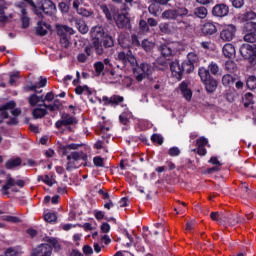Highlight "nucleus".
<instances>
[{
  "label": "nucleus",
  "mask_w": 256,
  "mask_h": 256,
  "mask_svg": "<svg viewBox=\"0 0 256 256\" xmlns=\"http://www.w3.org/2000/svg\"><path fill=\"white\" fill-rule=\"evenodd\" d=\"M162 19L165 21H176L179 29H189L191 22L185 17H189V9L185 6L175 5V8L165 10L162 15Z\"/></svg>",
  "instance_id": "f257e3e1"
},
{
  "label": "nucleus",
  "mask_w": 256,
  "mask_h": 256,
  "mask_svg": "<svg viewBox=\"0 0 256 256\" xmlns=\"http://www.w3.org/2000/svg\"><path fill=\"white\" fill-rule=\"evenodd\" d=\"M198 75L202 83H204L207 93H215L217 90V80L211 77V73L207 70V68H200Z\"/></svg>",
  "instance_id": "f03ea898"
},
{
  "label": "nucleus",
  "mask_w": 256,
  "mask_h": 256,
  "mask_svg": "<svg viewBox=\"0 0 256 256\" xmlns=\"http://www.w3.org/2000/svg\"><path fill=\"white\" fill-rule=\"evenodd\" d=\"M87 159L88 157L83 151L71 152V154L67 156V171H71V169H77L79 167V161H87Z\"/></svg>",
  "instance_id": "7ed1b4c3"
},
{
  "label": "nucleus",
  "mask_w": 256,
  "mask_h": 256,
  "mask_svg": "<svg viewBox=\"0 0 256 256\" xmlns=\"http://www.w3.org/2000/svg\"><path fill=\"white\" fill-rule=\"evenodd\" d=\"M116 59L117 61L122 63L124 67L130 65L131 67L135 68V66L137 65V58H135L133 52L130 49L120 51Z\"/></svg>",
  "instance_id": "20e7f679"
},
{
  "label": "nucleus",
  "mask_w": 256,
  "mask_h": 256,
  "mask_svg": "<svg viewBox=\"0 0 256 256\" xmlns=\"http://www.w3.org/2000/svg\"><path fill=\"white\" fill-rule=\"evenodd\" d=\"M243 39L246 43H256V22H250L245 26Z\"/></svg>",
  "instance_id": "39448f33"
},
{
  "label": "nucleus",
  "mask_w": 256,
  "mask_h": 256,
  "mask_svg": "<svg viewBox=\"0 0 256 256\" xmlns=\"http://www.w3.org/2000/svg\"><path fill=\"white\" fill-rule=\"evenodd\" d=\"M53 255V247L47 243L39 244L32 249L30 256H51Z\"/></svg>",
  "instance_id": "423d86ee"
},
{
  "label": "nucleus",
  "mask_w": 256,
  "mask_h": 256,
  "mask_svg": "<svg viewBox=\"0 0 256 256\" xmlns=\"http://www.w3.org/2000/svg\"><path fill=\"white\" fill-rule=\"evenodd\" d=\"M212 16L216 17L217 19H223V17H227L229 15V6L225 3L216 4L212 8Z\"/></svg>",
  "instance_id": "0eeeda50"
},
{
  "label": "nucleus",
  "mask_w": 256,
  "mask_h": 256,
  "mask_svg": "<svg viewBox=\"0 0 256 256\" xmlns=\"http://www.w3.org/2000/svg\"><path fill=\"white\" fill-rule=\"evenodd\" d=\"M236 33L237 27L233 24H229L220 32V39H222V41H233Z\"/></svg>",
  "instance_id": "6e6552de"
},
{
  "label": "nucleus",
  "mask_w": 256,
  "mask_h": 256,
  "mask_svg": "<svg viewBox=\"0 0 256 256\" xmlns=\"http://www.w3.org/2000/svg\"><path fill=\"white\" fill-rule=\"evenodd\" d=\"M40 13H44V15H48L51 17V15H55V12L57 11V7L55 6V3L51 0H44L41 8H38Z\"/></svg>",
  "instance_id": "1a4fd4ad"
},
{
  "label": "nucleus",
  "mask_w": 256,
  "mask_h": 256,
  "mask_svg": "<svg viewBox=\"0 0 256 256\" xmlns=\"http://www.w3.org/2000/svg\"><path fill=\"white\" fill-rule=\"evenodd\" d=\"M78 123H79V120H77V117H75V115L65 114V131L66 132L73 133V131L77 129Z\"/></svg>",
  "instance_id": "9d476101"
},
{
  "label": "nucleus",
  "mask_w": 256,
  "mask_h": 256,
  "mask_svg": "<svg viewBox=\"0 0 256 256\" xmlns=\"http://www.w3.org/2000/svg\"><path fill=\"white\" fill-rule=\"evenodd\" d=\"M102 101L105 106L110 105L111 107H117V105H119L120 103H123L125 99L123 98V96L113 95L110 98L107 96H103Z\"/></svg>",
  "instance_id": "9b49d317"
},
{
  "label": "nucleus",
  "mask_w": 256,
  "mask_h": 256,
  "mask_svg": "<svg viewBox=\"0 0 256 256\" xmlns=\"http://www.w3.org/2000/svg\"><path fill=\"white\" fill-rule=\"evenodd\" d=\"M170 70L173 77L178 79V81H181V79H183V68H181L179 60H175L170 63Z\"/></svg>",
  "instance_id": "f8f14e48"
},
{
  "label": "nucleus",
  "mask_w": 256,
  "mask_h": 256,
  "mask_svg": "<svg viewBox=\"0 0 256 256\" xmlns=\"http://www.w3.org/2000/svg\"><path fill=\"white\" fill-rule=\"evenodd\" d=\"M116 25L118 29H131V20L128 18L127 14H118Z\"/></svg>",
  "instance_id": "ddd939ff"
},
{
  "label": "nucleus",
  "mask_w": 256,
  "mask_h": 256,
  "mask_svg": "<svg viewBox=\"0 0 256 256\" xmlns=\"http://www.w3.org/2000/svg\"><path fill=\"white\" fill-rule=\"evenodd\" d=\"M69 22L71 25H74L78 29L82 35H85L86 33H89V26L82 20L77 18H71L69 19Z\"/></svg>",
  "instance_id": "4468645a"
},
{
  "label": "nucleus",
  "mask_w": 256,
  "mask_h": 256,
  "mask_svg": "<svg viewBox=\"0 0 256 256\" xmlns=\"http://www.w3.org/2000/svg\"><path fill=\"white\" fill-rule=\"evenodd\" d=\"M89 57H93V47L91 45L84 47V53L82 52L77 55V61L78 63H87Z\"/></svg>",
  "instance_id": "2eb2a0df"
},
{
  "label": "nucleus",
  "mask_w": 256,
  "mask_h": 256,
  "mask_svg": "<svg viewBox=\"0 0 256 256\" xmlns=\"http://www.w3.org/2000/svg\"><path fill=\"white\" fill-rule=\"evenodd\" d=\"M201 32L206 37H209L211 35H215V33H217V26H215V23H213V22H206L202 26Z\"/></svg>",
  "instance_id": "dca6fc26"
},
{
  "label": "nucleus",
  "mask_w": 256,
  "mask_h": 256,
  "mask_svg": "<svg viewBox=\"0 0 256 256\" xmlns=\"http://www.w3.org/2000/svg\"><path fill=\"white\" fill-rule=\"evenodd\" d=\"M158 51L164 57H171V55H173V44L172 43H161L158 46Z\"/></svg>",
  "instance_id": "f3484780"
},
{
  "label": "nucleus",
  "mask_w": 256,
  "mask_h": 256,
  "mask_svg": "<svg viewBox=\"0 0 256 256\" xmlns=\"http://www.w3.org/2000/svg\"><path fill=\"white\" fill-rule=\"evenodd\" d=\"M222 53L224 57H226L227 59L235 58V55H236L235 46H233V44L231 43L225 44L222 48Z\"/></svg>",
  "instance_id": "a211bd4d"
},
{
  "label": "nucleus",
  "mask_w": 256,
  "mask_h": 256,
  "mask_svg": "<svg viewBox=\"0 0 256 256\" xmlns=\"http://www.w3.org/2000/svg\"><path fill=\"white\" fill-rule=\"evenodd\" d=\"M15 101H10V102H7L6 104L4 105H0V116L3 117V119H9V109H15Z\"/></svg>",
  "instance_id": "6ab92c4d"
},
{
  "label": "nucleus",
  "mask_w": 256,
  "mask_h": 256,
  "mask_svg": "<svg viewBox=\"0 0 256 256\" xmlns=\"http://www.w3.org/2000/svg\"><path fill=\"white\" fill-rule=\"evenodd\" d=\"M47 85V78H43V76H40V80L38 83L34 85H28L26 86V91H35V93H42L43 90L38 91L40 87H45Z\"/></svg>",
  "instance_id": "aec40b11"
},
{
  "label": "nucleus",
  "mask_w": 256,
  "mask_h": 256,
  "mask_svg": "<svg viewBox=\"0 0 256 256\" xmlns=\"http://www.w3.org/2000/svg\"><path fill=\"white\" fill-rule=\"evenodd\" d=\"M135 67H137L136 71L138 73H143L144 75H151V73H153V66H151V64L149 63H141L139 65V63L137 62V65Z\"/></svg>",
  "instance_id": "412c9836"
},
{
  "label": "nucleus",
  "mask_w": 256,
  "mask_h": 256,
  "mask_svg": "<svg viewBox=\"0 0 256 256\" xmlns=\"http://www.w3.org/2000/svg\"><path fill=\"white\" fill-rule=\"evenodd\" d=\"M240 54L242 55V57L244 59H249V57H251V55H255V52H253V46H251L249 44H243L240 47Z\"/></svg>",
  "instance_id": "4be33fe9"
},
{
  "label": "nucleus",
  "mask_w": 256,
  "mask_h": 256,
  "mask_svg": "<svg viewBox=\"0 0 256 256\" xmlns=\"http://www.w3.org/2000/svg\"><path fill=\"white\" fill-rule=\"evenodd\" d=\"M179 87L184 99H186V101H191V97H193V92L187 86V82H182Z\"/></svg>",
  "instance_id": "5701e85b"
},
{
  "label": "nucleus",
  "mask_w": 256,
  "mask_h": 256,
  "mask_svg": "<svg viewBox=\"0 0 256 256\" xmlns=\"http://www.w3.org/2000/svg\"><path fill=\"white\" fill-rule=\"evenodd\" d=\"M239 19L243 22L253 21L256 19V13L251 9H247L244 13L240 14Z\"/></svg>",
  "instance_id": "b1692460"
},
{
  "label": "nucleus",
  "mask_w": 256,
  "mask_h": 256,
  "mask_svg": "<svg viewBox=\"0 0 256 256\" xmlns=\"http://www.w3.org/2000/svg\"><path fill=\"white\" fill-rule=\"evenodd\" d=\"M51 27L49 24L43 21H39L36 27V35H40L41 37L47 34V29Z\"/></svg>",
  "instance_id": "393cba45"
},
{
  "label": "nucleus",
  "mask_w": 256,
  "mask_h": 256,
  "mask_svg": "<svg viewBox=\"0 0 256 256\" xmlns=\"http://www.w3.org/2000/svg\"><path fill=\"white\" fill-rule=\"evenodd\" d=\"M75 93L76 95H87L88 97H91V95H93V90L91 88H89V86L87 85H78L75 88Z\"/></svg>",
  "instance_id": "a878e982"
},
{
  "label": "nucleus",
  "mask_w": 256,
  "mask_h": 256,
  "mask_svg": "<svg viewBox=\"0 0 256 256\" xmlns=\"http://www.w3.org/2000/svg\"><path fill=\"white\" fill-rule=\"evenodd\" d=\"M91 35L95 40L99 41L105 36V30L101 26H95L91 29Z\"/></svg>",
  "instance_id": "bb28decb"
},
{
  "label": "nucleus",
  "mask_w": 256,
  "mask_h": 256,
  "mask_svg": "<svg viewBox=\"0 0 256 256\" xmlns=\"http://www.w3.org/2000/svg\"><path fill=\"white\" fill-rule=\"evenodd\" d=\"M148 11H149L150 15L157 17L159 15V13H161V6L157 2L152 0L151 4L148 7Z\"/></svg>",
  "instance_id": "cd10ccee"
},
{
  "label": "nucleus",
  "mask_w": 256,
  "mask_h": 256,
  "mask_svg": "<svg viewBox=\"0 0 256 256\" xmlns=\"http://www.w3.org/2000/svg\"><path fill=\"white\" fill-rule=\"evenodd\" d=\"M43 241H46V243H50V245H52L55 251H61V244L59 243V240L57 238L45 236L43 238Z\"/></svg>",
  "instance_id": "c85d7f7f"
},
{
  "label": "nucleus",
  "mask_w": 256,
  "mask_h": 256,
  "mask_svg": "<svg viewBox=\"0 0 256 256\" xmlns=\"http://www.w3.org/2000/svg\"><path fill=\"white\" fill-rule=\"evenodd\" d=\"M100 43H102L104 49H110L114 47L115 39H113V36L105 35Z\"/></svg>",
  "instance_id": "c756f323"
},
{
  "label": "nucleus",
  "mask_w": 256,
  "mask_h": 256,
  "mask_svg": "<svg viewBox=\"0 0 256 256\" xmlns=\"http://www.w3.org/2000/svg\"><path fill=\"white\" fill-rule=\"evenodd\" d=\"M91 47L92 50L94 49L96 55H103L105 53L104 46L100 40H94Z\"/></svg>",
  "instance_id": "7c9ffc66"
},
{
  "label": "nucleus",
  "mask_w": 256,
  "mask_h": 256,
  "mask_svg": "<svg viewBox=\"0 0 256 256\" xmlns=\"http://www.w3.org/2000/svg\"><path fill=\"white\" fill-rule=\"evenodd\" d=\"M239 223H245V218H241V216H238L237 214H230L228 218V225L233 227Z\"/></svg>",
  "instance_id": "2f4dec72"
},
{
  "label": "nucleus",
  "mask_w": 256,
  "mask_h": 256,
  "mask_svg": "<svg viewBox=\"0 0 256 256\" xmlns=\"http://www.w3.org/2000/svg\"><path fill=\"white\" fill-rule=\"evenodd\" d=\"M208 13V10L204 6H199L194 9V15L198 17V19H205Z\"/></svg>",
  "instance_id": "473e14b6"
},
{
  "label": "nucleus",
  "mask_w": 256,
  "mask_h": 256,
  "mask_svg": "<svg viewBox=\"0 0 256 256\" xmlns=\"http://www.w3.org/2000/svg\"><path fill=\"white\" fill-rule=\"evenodd\" d=\"M181 68L183 73H193L195 70V65L189 62V60H184L181 63Z\"/></svg>",
  "instance_id": "72a5a7b5"
},
{
  "label": "nucleus",
  "mask_w": 256,
  "mask_h": 256,
  "mask_svg": "<svg viewBox=\"0 0 256 256\" xmlns=\"http://www.w3.org/2000/svg\"><path fill=\"white\" fill-rule=\"evenodd\" d=\"M21 22H22V28L27 29L30 25V19L27 16V9L22 8L21 9Z\"/></svg>",
  "instance_id": "f704fd0d"
},
{
  "label": "nucleus",
  "mask_w": 256,
  "mask_h": 256,
  "mask_svg": "<svg viewBox=\"0 0 256 256\" xmlns=\"http://www.w3.org/2000/svg\"><path fill=\"white\" fill-rule=\"evenodd\" d=\"M21 162V158L10 159L5 163V167L6 169H14V167H19Z\"/></svg>",
  "instance_id": "c9c22d12"
},
{
  "label": "nucleus",
  "mask_w": 256,
  "mask_h": 256,
  "mask_svg": "<svg viewBox=\"0 0 256 256\" xmlns=\"http://www.w3.org/2000/svg\"><path fill=\"white\" fill-rule=\"evenodd\" d=\"M140 47L146 51V53H149L153 51V48L155 47V44L147 39L143 40L140 44Z\"/></svg>",
  "instance_id": "e433bc0d"
},
{
  "label": "nucleus",
  "mask_w": 256,
  "mask_h": 256,
  "mask_svg": "<svg viewBox=\"0 0 256 256\" xmlns=\"http://www.w3.org/2000/svg\"><path fill=\"white\" fill-rule=\"evenodd\" d=\"M32 115H33L34 119H41V118L45 117V115H47V110L43 109V108H35L32 111Z\"/></svg>",
  "instance_id": "4c0bfd02"
},
{
  "label": "nucleus",
  "mask_w": 256,
  "mask_h": 256,
  "mask_svg": "<svg viewBox=\"0 0 256 256\" xmlns=\"http://www.w3.org/2000/svg\"><path fill=\"white\" fill-rule=\"evenodd\" d=\"M242 103L244 107H251L253 105V94L246 93L242 98Z\"/></svg>",
  "instance_id": "58836bf2"
},
{
  "label": "nucleus",
  "mask_w": 256,
  "mask_h": 256,
  "mask_svg": "<svg viewBox=\"0 0 256 256\" xmlns=\"http://www.w3.org/2000/svg\"><path fill=\"white\" fill-rule=\"evenodd\" d=\"M157 64H158V68L161 70V71H165V69H167L168 67L171 66V61L165 59V58H160L158 61H157Z\"/></svg>",
  "instance_id": "ea45409f"
},
{
  "label": "nucleus",
  "mask_w": 256,
  "mask_h": 256,
  "mask_svg": "<svg viewBox=\"0 0 256 256\" xmlns=\"http://www.w3.org/2000/svg\"><path fill=\"white\" fill-rule=\"evenodd\" d=\"M6 184L2 187L3 191H9L11 187H15V180L11 177V174H7Z\"/></svg>",
  "instance_id": "a19ab883"
},
{
  "label": "nucleus",
  "mask_w": 256,
  "mask_h": 256,
  "mask_svg": "<svg viewBox=\"0 0 256 256\" xmlns=\"http://www.w3.org/2000/svg\"><path fill=\"white\" fill-rule=\"evenodd\" d=\"M225 69L228 73H235L237 71V64L234 61L228 60L225 63Z\"/></svg>",
  "instance_id": "79ce46f5"
},
{
  "label": "nucleus",
  "mask_w": 256,
  "mask_h": 256,
  "mask_svg": "<svg viewBox=\"0 0 256 256\" xmlns=\"http://www.w3.org/2000/svg\"><path fill=\"white\" fill-rule=\"evenodd\" d=\"M232 83H235V77L231 76V74H226L222 77V84L224 87H229Z\"/></svg>",
  "instance_id": "37998d69"
},
{
  "label": "nucleus",
  "mask_w": 256,
  "mask_h": 256,
  "mask_svg": "<svg viewBox=\"0 0 256 256\" xmlns=\"http://www.w3.org/2000/svg\"><path fill=\"white\" fill-rule=\"evenodd\" d=\"M187 61L194 65H195V63H199V54L195 51L189 52L187 54Z\"/></svg>",
  "instance_id": "c03bdc74"
},
{
  "label": "nucleus",
  "mask_w": 256,
  "mask_h": 256,
  "mask_svg": "<svg viewBox=\"0 0 256 256\" xmlns=\"http://www.w3.org/2000/svg\"><path fill=\"white\" fill-rule=\"evenodd\" d=\"M57 35L60 37V43H65V27L63 25H56Z\"/></svg>",
  "instance_id": "a18cd8bd"
},
{
  "label": "nucleus",
  "mask_w": 256,
  "mask_h": 256,
  "mask_svg": "<svg viewBox=\"0 0 256 256\" xmlns=\"http://www.w3.org/2000/svg\"><path fill=\"white\" fill-rule=\"evenodd\" d=\"M43 107H45L46 109H49V111H57V109H61V102H59L58 99H56L54 101V104H50V105H47V104H42Z\"/></svg>",
  "instance_id": "49530a36"
},
{
  "label": "nucleus",
  "mask_w": 256,
  "mask_h": 256,
  "mask_svg": "<svg viewBox=\"0 0 256 256\" xmlns=\"http://www.w3.org/2000/svg\"><path fill=\"white\" fill-rule=\"evenodd\" d=\"M247 88L250 89V91H253L256 89V77L255 76H249L246 80Z\"/></svg>",
  "instance_id": "de8ad7c7"
},
{
  "label": "nucleus",
  "mask_w": 256,
  "mask_h": 256,
  "mask_svg": "<svg viewBox=\"0 0 256 256\" xmlns=\"http://www.w3.org/2000/svg\"><path fill=\"white\" fill-rule=\"evenodd\" d=\"M6 9V7L0 6V23H7V21H9V17H13L12 14H10L9 16L5 15Z\"/></svg>",
  "instance_id": "09e8293b"
},
{
  "label": "nucleus",
  "mask_w": 256,
  "mask_h": 256,
  "mask_svg": "<svg viewBox=\"0 0 256 256\" xmlns=\"http://www.w3.org/2000/svg\"><path fill=\"white\" fill-rule=\"evenodd\" d=\"M2 221H7L8 223H21V218L17 216L4 215L2 216Z\"/></svg>",
  "instance_id": "8fccbe9b"
},
{
  "label": "nucleus",
  "mask_w": 256,
  "mask_h": 256,
  "mask_svg": "<svg viewBox=\"0 0 256 256\" xmlns=\"http://www.w3.org/2000/svg\"><path fill=\"white\" fill-rule=\"evenodd\" d=\"M44 220L47 223H55V221H57V215L55 213L48 212L44 214Z\"/></svg>",
  "instance_id": "3c124183"
},
{
  "label": "nucleus",
  "mask_w": 256,
  "mask_h": 256,
  "mask_svg": "<svg viewBox=\"0 0 256 256\" xmlns=\"http://www.w3.org/2000/svg\"><path fill=\"white\" fill-rule=\"evenodd\" d=\"M79 147H83V144H75V143H66L65 145V153H69V151L73 150V151H77V149H79Z\"/></svg>",
  "instance_id": "603ef678"
},
{
  "label": "nucleus",
  "mask_w": 256,
  "mask_h": 256,
  "mask_svg": "<svg viewBox=\"0 0 256 256\" xmlns=\"http://www.w3.org/2000/svg\"><path fill=\"white\" fill-rule=\"evenodd\" d=\"M24 1H26V3H29V5H31L32 11L35 13V15H37V17H43V14L39 11V8L37 7V5H35V2H33V0H24Z\"/></svg>",
  "instance_id": "864d4df0"
},
{
  "label": "nucleus",
  "mask_w": 256,
  "mask_h": 256,
  "mask_svg": "<svg viewBox=\"0 0 256 256\" xmlns=\"http://www.w3.org/2000/svg\"><path fill=\"white\" fill-rule=\"evenodd\" d=\"M168 155L170 157H179L181 155V150L177 146L171 147L168 150Z\"/></svg>",
  "instance_id": "5fc2aeb1"
},
{
  "label": "nucleus",
  "mask_w": 256,
  "mask_h": 256,
  "mask_svg": "<svg viewBox=\"0 0 256 256\" xmlns=\"http://www.w3.org/2000/svg\"><path fill=\"white\" fill-rule=\"evenodd\" d=\"M55 99V94L53 92H48L45 96H41V103L45 105V101L51 103Z\"/></svg>",
  "instance_id": "6e6d98bb"
},
{
  "label": "nucleus",
  "mask_w": 256,
  "mask_h": 256,
  "mask_svg": "<svg viewBox=\"0 0 256 256\" xmlns=\"http://www.w3.org/2000/svg\"><path fill=\"white\" fill-rule=\"evenodd\" d=\"M231 214L229 213H220L219 214V222L220 224H225V225H228L229 224V217H230Z\"/></svg>",
  "instance_id": "4d7b16f0"
},
{
  "label": "nucleus",
  "mask_w": 256,
  "mask_h": 256,
  "mask_svg": "<svg viewBox=\"0 0 256 256\" xmlns=\"http://www.w3.org/2000/svg\"><path fill=\"white\" fill-rule=\"evenodd\" d=\"M129 117H130V115L128 112H123L119 116L120 123H122V125H129Z\"/></svg>",
  "instance_id": "13d9d810"
},
{
  "label": "nucleus",
  "mask_w": 256,
  "mask_h": 256,
  "mask_svg": "<svg viewBox=\"0 0 256 256\" xmlns=\"http://www.w3.org/2000/svg\"><path fill=\"white\" fill-rule=\"evenodd\" d=\"M93 163L95 167H105V159H103L101 156H95L93 158Z\"/></svg>",
  "instance_id": "bf43d9fd"
},
{
  "label": "nucleus",
  "mask_w": 256,
  "mask_h": 256,
  "mask_svg": "<svg viewBox=\"0 0 256 256\" xmlns=\"http://www.w3.org/2000/svg\"><path fill=\"white\" fill-rule=\"evenodd\" d=\"M207 70L210 71L212 75H217L219 73V65H217L215 62H211Z\"/></svg>",
  "instance_id": "052dcab7"
},
{
  "label": "nucleus",
  "mask_w": 256,
  "mask_h": 256,
  "mask_svg": "<svg viewBox=\"0 0 256 256\" xmlns=\"http://www.w3.org/2000/svg\"><path fill=\"white\" fill-rule=\"evenodd\" d=\"M38 181H43V183H45L49 187L53 186V181L51 180V177H49V175H44V176L39 175Z\"/></svg>",
  "instance_id": "680f3d73"
},
{
  "label": "nucleus",
  "mask_w": 256,
  "mask_h": 256,
  "mask_svg": "<svg viewBox=\"0 0 256 256\" xmlns=\"http://www.w3.org/2000/svg\"><path fill=\"white\" fill-rule=\"evenodd\" d=\"M41 102V96H37V94H32L29 97V103L34 107V105H37V103Z\"/></svg>",
  "instance_id": "e2e57ef3"
},
{
  "label": "nucleus",
  "mask_w": 256,
  "mask_h": 256,
  "mask_svg": "<svg viewBox=\"0 0 256 256\" xmlns=\"http://www.w3.org/2000/svg\"><path fill=\"white\" fill-rule=\"evenodd\" d=\"M94 69L97 75H101V73H103V70L105 69V64L103 62H96L94 64Z\"/></svg>",
  "instance_id": "0e129e2a"
},
{
  "label": "nucleus",
  "mask_w": 256,
  "mask_h": 256,
  "mask_svg": "<svg viewBox=\"0 0 256 256\" xmlns=\"http://www.w3.org/2000/svg\"><path fill=\"white\" fill-rule=\"evenodd\" d=\"M152 143H157V145H161L163 143V136L161 134H153L151 136Z\"/></svg>",
  "instance_id": "69168bd1"
},
{
  "label": "nucleus",
  "mask_w": 256,
  "mask_h": 256,
  "mask_svg": "<svg viewBox=\"0 0 256 256\" xmlns=\"http://www.w3.org/2000/svg\"><path fill=\"white\" fill-rule=\"evenodd\" d=\"M77 13H78V15H81L82 17H91L93 15V13H91V11H89L83 7H80V9H78Z\"/></svg>",
  "instance_id": "338daca9"
},
{
  "label": "nucleus",
  "mask_w": 256,
  "mask_h": 256,
  "mask_svg": "<svg viewBox=\"0 0 256 256\" xmlns=\"http://www.w3.org/2000/svg\"><path fill=\"white\" fill-rule=\"evenodd\" d=\"M208 143H209V140H207V138H205V137H200L196 141L197 147H205L206 145H208Z\"/></svg>",
  "instance_id": "774afa93"
}]
</instances>
